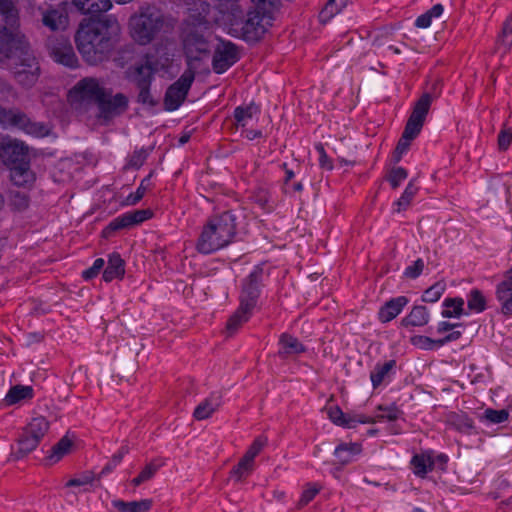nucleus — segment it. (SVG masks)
Returning a JSON list of instances; mask_svg holds the SVG:
<instances>
[{"mask_svg":"<svg viewBox=\"0 0 512 512\" xmlns=\"http://www.w3.org/2000/svg\"><path fill=\"white\" fill-rule=\"evenodd\" d=\"M424 269V261L422 259H417L412 265L408 266L405 271L404 275L407 278L410 279H416L419 277Z\"/></svg>","mask_w":512,"mask_h":512,"instance_id":"58","label":"nucleus"},{"mask_svg":"<svg viewBox=\"0 0 512 512\" xmlns=\"http://www.w3.org/2000/svg\"><path fill=\"white\" fill-rule=\"evenodd\" d=\"M443 11L444 7L441 4H436L431 9L426 11L424 14L420 15L416 19L415 25L418 28H428L431 25L432 20L434 18H439L442 15Z\"/></svg>","mask_w":512,"mask_h":512,"instance_id":"40","label":"nucleus"},{"mask_svg":"<svg viewBox=\"0 0 512 512\" xmlns=\"http://www.w3.org/2000/svg\"><path fill=\"white\" fill-rule=\"evenodd\" d=\"M417 191V187L412 181H410L406 186L402 196L394 203L395 211L399 213L406 210L416 195Z\"/></svg>","mask_w":512,"mask_h":512,"instance_id":"41","label":"nucleus"},{"mask_svg":"<svg viewBox=\"0 0 512 512\" xmlns=\"http://www.w3.org/2000/svg\"><path fill=\"white\" fill-rule=\"evenodd\" d=\"M252 314V310L247 308V304L240 305L237 311L229 318L226 329L232 335L235 333L245 322L248 321Z\"/></svg>","mask_w":512,"mask_h":512,"instance_id":"30","label":"nucleus"},{"mask_svg":"<svg viewBox=\"0 0 512 512\" xmlns=\"http://www.w3.org/2000/svg\"><path fill=\"white\" fill-rule=\"evenodd\" d=\"M378 409L383 413L376 416V421L388 420L395 421L400 415L401 411L396 406L382 407L379 406Z\"/></svg>","mask_w":512,"mask_h":512,"instance_id":"53","label":"nucleus"},{"mask_svg":"<svg viewBox=\"0 0 512 512\" xmlns=\"http://www.w3.org/2000/svg\"><path fill=\"white\" fill-rule=\"evenodd\" d=\"M508 416L509 413L506 409L494 410L488 408L484 411V418L493 424H499L506 421Z\"/></svg>","mask_w":512,"mask_h":512,"instance_id":"50","label":"nucleus"},{"mask_svg":"<svg viewBox=\"0 0 512 512\" xmlns=\"http://www.w3.org/2000/svg\"><path fill=\"white\" fill-rule=\"evenodd\" d=\"M267 443L266 438L258 437L256 438L251 446L248 448L244 456L246 458H249L250 460L254 461L255 457L261 452V450L264 448V446Z\"/></svg>","mask_w":512,"mask_h":512,"instance_id":"54","label":"nucleus"},{"mask_svg":"<svg viewBox=\"0 0 512 512\" xmlns=\"http://www.w3.org/2000/svg\"><path fill=\"white\" fill-rule=\"evenodd\" d=\"M361 452V446L357 443L340 444L335 449V456L339 459L341 464H347L351 461L354 455Z\"/></svg>","mask_w":512,"mask_h":512,"instance_id":"36","label":"nucleus"},{"mask_svg":"<svg viewBox=\"0 0 512 512\" xmlns=\"http://www.w3.org/2000/svg\"><path fill=\"white\" fill-rule=\"evenodd\" d=\"M512 142V131L510 129L502 130L498 135V146L501 150H506Z\"/></svg>","mask_w":512,"mask_h":512,"instance_id":"62","label":"nucleus"},{"mask_svg":"<svg viewBox=\"0 0 512 512\" xmlns=\"http://www.w3.org/2000/svg\"><path fill=\"white\" fill-rule=\"evenodd\" d=\"M238 60L237 47L231 42L221 41L215 48L212 67L218 73H224Z\"/></svg>","mask_w":512,"mask_h":512,"instance_id":"11","label":"nucleus"},{"mask_svg":"<svg viewBox=\"0 0 512 512\" xmlns=\"http://www.w3.org/2000/svg\"><path fill=\"white\" fill-rule=\"evenodd\" d=\"M97 105L99 108V118L107 121L126 110L128 99L121 93L111 96L109 91V95L102 97Z\"/></svg>","mask_w":512,"mask_h":512,"instance_id":"14","label":"nucleus"},{"mask_svg":"<svg viewBox=\"0 0 512 512\" xmlns=\"http://www.w3.org/2000/svg\"><path fill=\"white\" fill-rule=\"evenodd\" d=\"M329 419L336 425L345 428H353V423L349 422L350 414H345L338 406L328 409Z\"/></svg>","mask_w":512,"mask_h":512,"instance_id":"44","label":"nucleus"},{"mask_svg":"<svg viewBox=\"0 0 512 512\" xmlns=\"http://www.w3.org/2000/svg\"><path fill=\"white\" fill-rule=\"evenodd\" d=\"M119 34L120 26L115 19L87 21L79 25L75 42L84 61L97 65L109 58Z\"/></svg>","mask_w":512,"mask_h":512,"instance_id":"1","label":"nucleus"},{"mask_svg":"<svg viewBox=\"0 0 512 512\" xmlns=\"http://www.w3.org/2000/svg\"><path fill=\"white\" fill-rule=\"evenodd\" d=\"M413 472L420 477H424L429 471L433 469L434 462L430 455L419 454L415 455L411 460Z\"/></svg>","mask_w":512,"mask_h":512,"instance_id":"33","label":"nucleus"},{"mask_svg":"<svg viewBox=\"0 0 512 512\" xmlns=\"http://www.w3.org/2000/svg\"><path fill=\"white\" fill-rule=\"evenodd\" d=\"M34 396L32 386L15 385L12 386L5 396V402L8 405H14L22 400H30Z\"/></svg>","mask_w":512,"mask_h":512,"instance_id":"28","label":"nucleus"},{"mask_svg":"<svg viewBox=\"0 0 512 512\" xmlns=\"http://www.w3.org/2000/svg\"><path fill=\"white\" fill-rule=\"evenodd\" d=\"M131 37L140 45H147L169 28L164 13L156 6L141 7L129 20Z\"/></svg>","mask_w":512,"mask_h":512,"instance_id":"5","label":"nucleus"},{"mask_svg":"<svg viewBox=\"0 0 512 512\" xmlns=\"http://www.w3.org/2000/svg\"><path fill=\"white\" fill-rule=\"evenodd\" d=\"M222 396L220 393H212L208 398L202 401L194 410V417L197 420H204L212 416V414L221 406Z\"/></svg>","mask_w":512,"mask_h":512,"instance_id":"22","label":"nucleus"},{"mask_svg":"<svg viewBox=\"0 0 512 512\" xmlns=\"http://www.w3.org/2000/svg\"><path fill=\"white\" fill-rule=\"evenodd\" d=\"M42 24L51 31H63L67 28L69 19L64 8H39Z\"/></svg>","mask_w":512,"mask_h":512,"instance_id":"15","label":"nucleus"},{"mask_svg":"<svg viewBox=\"0 0 512 512\" xmlns=\"http://www.w3.org/2000/svg\"><path fill=\"white\" fill-rule=\"evenodd\" d=\"M49 430V422L43 416L32 418L18 439V454L24 456L35 450Z\"/></svg>","mask_w":512,"mask_h":512,"instance_id":"8","label":"nucleus"},{"mask_svg":"<svg viewBox=\"0 0 512 512\" xmlns=\"http://www.w3.org/2000/svg\"><path fill=\"white\" fill-rule=\"evenodd\" d=\"M349 422L353 423V428L356 427L358 423L366 424V423H375L376 417H368L363 414H350Z\"/></svg>","mask_w":512,"mask_h":512,"instance_id":"64","label":"nucleus"},{"mask_svg":"<svg viewBox=\"0 0 512 512\" xmlns=\"http://www.w3.org/2000/svg\"><path fill=\"white\" fill-rule=\"evenodd\" d=\"M502 43L509 49L512 45V17H509L504 23L502 34L500 36Z\"/></svg>","mask_w":512,"mask_h":512,"instance_id":"60","label":"nucleus"},{"mask_svg":"<svg viewBox=\"0 0 512 512\" xmlns=\"http://www.w3.org/2000/svg\"><path fill=\"white\" fill-rule=\"evenodd\" d=\"M0 155L3 161L9 165L15 166L19 163H28L25 161L27 157V147L19 141L10 140L1 147Z\"/></svg>","mask_w":512,"mask_h":512,"instance_id":"18","label":"nucleus"},{"mask_svg":"<svg viewBox=\"0 0 512 512\" xmlns=\"http://www.w3.org/2000/svg\"><path fill=\"white\" fill-rule=\"evenodd\" d=\"M254 469V461L243 456L238 464L231 470L230 475L235 481H241L248 476Z\"/></svg>","mask_w":512,"mask_h":512,"instance_id":"39","label":"nucleus"},{"mask_svg":"<svg viewBox=\"0 0 512 512\" xmlns=\"http://www.w3.org/2000/svg\"><path fill=\"white\" fill-rule=\"evenodd\" d=\"M159 467H160L159 465H156L153 462L148 463L143 468V470L139 473V475L137 477H135L134 479H132L131 483L134 486H139L142 483L151 480L155 476Z\"/></svg>","mask_w":512,"mask_h":512,"instance_id":"45","label":"nucleus"},{"mask_svg":"<svg viewBox=\"0 0 512 512\" xmlns=\"http://www.w3.org/2000/svg\"><path fill=\"white\" fill-rule=\"evenodd\" d=\"M194 78L195 71L188 68L176 82L168 87L164 98V105L167 110L174 111L181 106L186 99Z\"/></svg>","mask_w":512,"mask_h":512,"instance_id":"9","label":"nucleus"},{"mask_svg":"<svg viewBox=\"0 0 512 512\" xmlns=\"http://www.w3.org/2000/svg\"><path fill=\"white\" fill-rule=\"evenodd\" d=\"M10 179L16 186L29 188L35 181V175L29 163H19L10 168Z\"/></svg>","mask_w":512,"mask_h":512,"instance_id":"20","label":"nucleus"},{"mask_svg":"<svg viewBox=\"0 0 512 512\" xmlns=\"http://www.w3.org/2000/svg\"><path fill=\"white\" fill-rule=\"evenodd\" d=\"M445 290V285L443 283H435L427 290H425L422 299L424 302L434 303L440 299L443 292Z\"/></svg>","mask_w":512,"mask_h":512,"instance_id":"47","label":"nucleus"},{"mask_svg":"<svg viewBox=\"0 0 512 512\" xmlns=\"http://www.w3.org/2000/svg\"><path fill=\"white\" fill-rule=\"evenodd\" d=\"M109 90L104 83L94 77H86L78 81L69 91L68 99L75 107H81L85 104H98L102 97L108 96Z\"/></svg>","mask_w":512,"mask_h":512,"instance_id":"7","label":"nucleus"},{"mask_svg":"<svg viewBox=\"0 0 512 512\" xmlns=\"http://www.w3.org/2000/svg\"><path fill=\"white\" fill-rule=\"evenodd\" d=\"M0 14L10 28L18 25V9L11 0H0Z\"/></svg>","mask_w":512,"mask_h":512,"instance_id":"35","label":"nucleus"},{"mask_svg":"<svg viewBox=\"0 0 512 512\" xmlns=\"http://www.w3.org/2000/svg\"><path fill=\"white\" fill-rule=\"evenodd\" d=\"M112 505L120 512H148L153 505V501L152 499H142L131 502L113 500Z\"/></svg>","mask_w":512,"mask_h":512,"instance_id":"26","label":"nucleus"},{"mask_svg":"<svg viewBox=\"0 0 512 512\" xmlns=\"http://www.w3.org/2000/svg\"><path fill=\"white\" fill-rule=\"evenodd\" d=\"M137 88L139 90L138 102L149 106H154L156 104L150 93V85H145V83L142 82L141 86H137Z\"/></svg>","mask_w":512,"mask_h":512,"instance_id":"55","label":"nucleus"},{"mask_svg":"<svg viewBox=\"0 0 512 512\" xmlns=\"http://www.w3.org/2000/svg\"><path fill=\"white\" fill-rule=\"evenodd\" d=\"M419 133L420 132L405 126L403 134L395 148L394 157L396 162L400 161L402 155L408 150L411 141L415 139Z\"/></svg>","mask_w":512,"mask_h":512,"instance_id":"34","label":"nucleus"},{"mask_svg":"<svg viewBox=\"0 0 512 512\" xmlns=\"http://www.w3.org/2000/svg\"><path fill=\"white\" fill-rule=\"evenodd\" d=\"M50 56L59 64L69 68L78 66V58L70 41L66 38L54 39L50 38L47 42Z\"/></svg>","mask_w":512,"mask_h":512,"instance_id":"10","label":"nucleus"},{"mask_svg":"<svg viewBox=\"0 0 512 512\" xmlns=\"http://www.w3.org/2000/svg\"><path fill=\"white\" fill-rule=\"evenodd\" d=\"M94 481V474L92 472H85L77 478L70 479L67 483V487L85 486L91 484Z\"/></svg>","mask_w":512,"mask_h":512,"instance_id":"59","label":"nucleus"},{"mask_svg":"<svg viewBox=\"0 0 512 512\" xmlns=\"http://www.w3.org/2000/svg\"><path fill=\"white\" fill-rule=\"evenodd\" d=\"M408 304L405 296H399L387 301L379 310L378 318L382 323H387L396 318Z\"/></svg>","mask_w":512,"mask_h":512,"instance_id":"19","label":"nucleus"},{"mask_svg":"<svg viewBox=\"0 0 512 512\" xmlns=\"http://www.w3.org/2000/svg\"><path fill=\"white\" fill-rule=\"evenodd\" d=\"M105 262L102 258H98L94 261L93 265L89 268L83 271L82 276L86 280L92 279L95 276L99 274L101 269L103 268Z\"/></svg>","mask_w":512,"mask_h":512,"instance_id":"61","label":"nucleus"},{"mask_svg":"<svg viewBox=\"0 0 512 512\" xmlns=\"http://www.w3.org/2000/svg\"><path fill=\"white\" fill-rule=\"evenodd\" d=\"M408 176L407 171L402 167L393 168L389 175V182L391 186L396 189L402 181H404Z\"/></svg>","mask_w":512,"mask_h":512,"instance_id":"56","label":"nucleus"},{"mask_svg":"<svg viewBox=\"0 0 512 512\" xmlns=\"http://www.w3.org/2000/svg\"><path fill=\"white\" fill-rule=\"evenodd\" d=\"M12 60V73L18 84L31 88L40 76L39 63L23 35L11 33L7 27L0 29V63Z\"/></svg>","mask_w":512,"mask_h":512,"instance_id":"2","label":"nucleus"},{"mask_svg":"<svg viewBox=\"0 0 512 512\" xmlns=\"http://www.w3.org/2000/svg\"><path fill=\"white\" fill-rule=\"evenodd\" d=\"M155 71L156 69L149 59H147L144 64L136 66L133 76V81L136 86H141L142 82H144L145 85H151Z\"/></svg>","mask_w":512,"mask_h":512,"instance_id":"31","label":"nucleus"},{"mask_svg":"<svg viewBox=\"0 0 512 512\" xmlns=\"http://www.w3.org/2000/svg\"><path fill=\"white\" fill-rule=\"evenodd\" d=\"M256 6L259 10L249 12L244 22L243 17L240 20L231 21L228 30L230 35L246 41H257L266 33L268 26L271 25V17L266 15L265 11L270 6L267 4L265 10L257 4Z\"/></svg>","mask_w":512,"mask_h":512,"instance_id":"6","label":"nucleus"},{"mask_svg":"<svg viewBox=\"0 0 512 512\" xmlns=\"http://www.w3.org/2000/svg\"><path fill=\"white\" fill-rule=\"evenodd\" d=\"M497 299L501 302V311L512 315V280L505 279L496 288Z\"/></svg>","mask_w":512,"mask_h":512,"instance_id":"23","label":"nucleus"},{"mask_svg":"<svg viewBox=\"0 0 512 512\" xmlns=\"http://www.w3.org/2000/svg\"><path fill=\"white\" fill-rule=\"evenodd\" d=\"M77 9L83 13L98 14L108 11L111 6V0H72Z\"/></svg>","mask_w":512,"mask_h":512,"instance_id":"24","label":"nucleus"},{"mask_svg":"<svg viewBox=\"0 0 512 512\" xmlns=\"http://www.w3.org/2000/svg\"><path fill=\"white\" fill-rule=\"evenodd\" d=\"M429 313L425 306H415L411 312L402 319V325L405 327H421L429 322Z\"/></svg>","mask_w":512,"mask_h":512,"instance_id":"27","label":"nucleus"},{"mask_svg":"<svg viewBox=\"0 0 512 512\" xmlns=\"http://www.w3.org/2000/svg\"><path fill=\"white\" fill-rule=\"evenodd\" d=\"M468 309L472 312L481 313L486 309V298L478 289H472L467 298Z\"/></svg>","mask_w":512,"mask_h":512,"instance_id":"38","label":"nucleus"},{"mask_svg":"<svg viewBox=\"0 0 512 512\" xmlns=\"http://www.w3.org/2000/svg\"><path fill=\"white\" fill-rule=\"evenodd\" d=\"M148 155L149 151L147 149L141 148L139 150H135L130 156L127 166L135 169L140 168L144 164Z\"/></svg>","mask_w":512,"mask_h":512,"instance_id":"51","label":"nucleus"},{"mask_svg":"<svg viewBox=\"0 0 512 512\" xmlns=\"http://www.w3.org/2000/svg\"><path fill=\"white\" fill-rule=\"evenodd\" d=\"M412 343L425 350H431L438 346V340L431 339L427 336H415L411 339Z\"/></svg>","mask_w":512,"mask_h":512,"instance_id":"57","label":"nucleus"},{"mask_svg":"<svg viewBox=\"0 0 512 512\" xmlns=\"http://www.w3.org/2000/svg\"><path fill=\"white\" fill-rule=\"evenodd\" d=\"M350 0H329L323 10L320 12V20L322 22L328 21L335 14L339 13Z\"/></svg>","mask_w":512,"mask_h":512,"instance_id":"42","label":"nucleus"},{"mask_svg":"<svg viewBox=\"0 0 512 512\" xmlns=\"http://www.w3.org/2000/svg\"><path fill=\"white\" fill-rule=\"evenodd\" d=\"M280 349L278 354L282 358L295 356L305 352L304 345L294 336L283 333L279 338Z\"/></svg>","mask_w":512,"mask_h":512,"instance_id":"21","label":"nucleus"},{"mask_svg":"<svg viewBox=\"0 0 512 512\" xmlns=\"http://www.w3.org/2000/svg\"><path fill=\"white\" fill-rule=\"evenodd\" d=\"M125 273L124 261L119 254L113 253L109 256L108 265L103 273V278L106 282H111L114 279L122 278Z\"/></svg>","mask_w":512,"mask_h":512,"instance_id":"25","label":"nucleus"},{"mask_svg":"<svg viewBox=\"0 0 512 512\" xmlns=\"http://www.w3.org/2000/svg\"><path fill=\"white\" fill-rule=\"evenodd\" d=\"M320 489L321 487L317 484H308L301 495L298 506L303 507L307 505L319 493Z\"/></svg>","mask_w":512,"mask_h":512,"instance_id":"52","label":"nucleus"},{"mask_svg":"<svg viewBox=\"0 0 512 512\" xmlns=\"http://www.w3.org/2000/svg\"><path fill=\"white\" fill-rule=\"evenodd\" d=\"M447 421L461 432H468L473 428V422L465 414L451 413Z\"/></svg>","mask_w":512,"mask_h":512,"instance_id":"43","label":"nucleus"},{"mask_svg":"<svg viewBox=\"0 0 512 512\" xmlns=\"http://www.w3.org/2000/svg\"><path fill=\"white\" fill-rule=\"evenodd\" d=\"M72 447V441L63 437L52 450L51 458H55L56 461L60 460L65 454L69 452Z\"/></svg>","mask_w":512,"mask_h":512,"instance_id":"49","label":"nucleus"},{"mask_svg":"<svg viewBox=\"0 0 512 512\" xmlns=\"http://www.w3.org/2000/svg\"><path fill=\"white\" fill-rule=\"evenodd\" d=\"M259 112V107L254 103L236 107L234 110L236 125L241 127L247 126L248 123L259 114Z\"/></svg>","mask_w":512,"mask_h":512,"instance_id":"29","label":"nucleus"},{"mask_svg":"<svg viewBox=\"0 0 512 512\" xmlns=\"http://www.w3.org/2000/svg\"><path fill=\"white\" fill-rule=\"evenodd\" d=\"M261 279V271L254 269L243 284L242 293L240 295V305L247 304V308L253 310L257 298L259 296V283Z\"/></svg>","mask_w":512,"mask_h":512,"instance_id":"16","label":"nucleus"},{"mask_svg":"<svg viewBox=\"0 0 512 512\" xmlns=\"http://www.w3.org/2000/svg\"><path fill=\"white\" fill-rule=\"evenodd\" d=\"M254 201L264 210L271 211V196L268 190L260 188L253 195Z\"/></svg>","mask_w":512,"mask_h":512,"instance_id":"48","label":"nucleus"},{"mask_svg":"<svg viewBox=\"0 0 512 512\" xmlns=\"http://www.w3.org/2000/svg\"><path fill=\"white\" fill-rule=\"evenodd\" d=\"M0 126L3 128H17L33 133L35 124L19 109H6L0 106Z\"/></svg>","mask_w":512,"mask_h":512,"instance_id":"13","label":"nucleus"},{"mask_svg":"<svg viewBox=\"0 0 512 512\" xmlns=\"http://www.w3.org/2000/svg\"><path fill=\"white\" fill-rule=\"evenodd\" d=\"M433 97L430 93H424L419 100L415 103L413 111L408 118L406 123L407 127H410L418 132H421L426 116L429 112Z\"/></svg>","mask_w":512,"mask_h":512,"instance_id":"17","label":"nucleus"},{"mask_svg":"<svg viewBox=\"0 0 512 512\" xmlns=\"http://www.w3.org/2000/svg\"><path fill=\"white\" fill-rule=\"evenodd\" d=\"M316 149L319 153V165L321 166V168H324L327 170H332V168H333L332 161L327 156V154L324 150V147L321 144H318L316 146Z\"/></svg>","mask_w":512,"mask_h":512,"instance_id":"63","label":"nucleus"},{"mask_svg":"<svg viewBox=\"0 0 512 512\" xmlns=\"http://www.w3.org/2000/svg\"><path fill=\"white\" fill-rule=\"evenodd\" d=\"M152 216V212L149 209H141L127 212L117 218L113 219L108 226L103 230L105 237L110 236L113 232L129 228L134 225L140 224Z\"/></svg>","mask_w":512,"mask_h":512,"instance_id":"12","label":"nucleus"},{"mask_svg":"<svg viewBox=\"0 0 512 512\" xmlns=\"http://www.w3.org/2000/svg\"><path fill=\"white\" fill-rule=\"evenodd\" d=\"M150 178H151V175H148L146 178H144L139 187L137 188L136 192L135 193H131L127 198H126V204L127 205H135L137 204L142 198L143 196L145 195L146 191L149 189L150 187Z\"/></svg>","mask_w":512,"mask_h":512,"instance_id":"46","label":"nucleus"},{"mask_svg":"<svg viewBox=\"0 0 512 512\" xmlns=\"http://www.w3.org/2000/svg\"><path fill=\"white\" fill-rule=\"evenodd\" d=\"M235 220L231 212H224L209 219L198 238L197 250L203 254H210L229 245L236 234Z\"/></svg>","mask_w":512,"mask_h":512,"instance_id":"3","label":"nucleus"},{"mask_svg":"<svg viewBox=\"0 0 512 512\" xmlns=\"http://www.w3.org/2000/svg\"><path fill=\"white\" fill-rule=\"evenodd\" d=\"M395 366V361L390 360L383 364H377L374 370L371 372L370 378L374 388L381 385L386 376L391 372Z\"/></svg>","mask_w":512,"mask_h":512,"instance_id":"37","label":"nucleus"},{"mask_svg":"<svg viewBox=\"0 0 512 512\" xmlns=\"http://www.w3.org/2000/svg\"><path fill=\"white\" fill-rule=\"evenodd\" d=\"M211 24L203 17H191L183 33V47L188 68L196 69L194 63L208 57L211 52Z\"/></svg>","mask_w":512,"mask_h":512,"instance_id":"4","label":"nucleus"},{"mask_svg":"<svg viewBox=\"0 0 512 512\" xmlns=\"http://www.w3.org/2000/svg\"><path fill=\"white\" fill-rule=\"evenodd\" d=\"M443 305L445 309L441 312V315L444 318H459L463 314H468L464 311V300L462 298H447Z\"/></svg>","mask_w":512,"mask_h":512,"instance_id":"32","label":"nucleus"}]
</instances>
